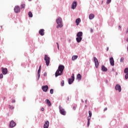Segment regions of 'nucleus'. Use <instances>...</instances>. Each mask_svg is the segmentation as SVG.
Returning a JSON list of instances; mask_svg holds the SVG:
<instances>
[{"instance_id":"1","label":"nucleus","mask_w":128,"mask_h":128,"mask_svg":"<svg viewBox=\"0 0 128 128\" xmlns=\"http://www.w3.org/2000/svg\"><path fill=\"white\" fill-rule=\"evenodd\" d=\"M64 70V66L60 64L58 66V69L56 70L55 73L56 78H58V76H62Z\"/></svg>"},{"instance_id":"31","label":"nucleus","mask_w":128,"mask_h":128,"mask_svg":"<svg viewBox=\"0 0 128 128\" xmlns=\"http://www.w3.org/2000/svg\"><path fill=\"white\" fill-rule=\"evenodd\" d=\"M88 114H89V118H92V112L90 110L88 111Z\"/></svg>"},{"instance_id":"12","label":"nucleus","mask_w":128,"mask_h":128,"mask_svg":"<svg viewBox=\"0 0 128 128\" xmlns=\"http://www.w3.org/2000/svg\"><path fill=\"white\" fill-rule=\"evenodd\" d=\"M110 64H111L112 66H114V58L110 57Z\"/></svg>"},{"instance_id":"15","label":"nucleus","mask_w":128,"mask_h":128,"mask_svg":"<svg viewBox=\"0 0 128 128\" xmlns=\"http://www.w3.org/2000/svg\"><path fill=\"white\" fill-rule=\"evenodd\" d=\"M39 34L40 36H44V29H40L39 30Z\"/></svg>"},{"instance_id":"9","label":"nucleus","mask_w":128,"mask_h":128,"mask_svg":"<svg viewBox=\"0 0 128 128\" xmlns=\"http://www.w3.org/2000/svg\"><path fill=\"white\" fill-rule=\"evenodd\" d=\"M14 12L18 14V12H20V8L19 6H16L14 8Z\"/></svg>"},{"instance_id":"26","label":"nucleus","mask_w":128,"mask_h":128,"mask_svg":"<svg viewBox=\"0 0 128 128\" xmlns=\"http://www.w3.org/2000/svg\"><path fill=\"white\" fill-rule=\"evenodd\" d=\"M42 68V66H40L38 70V74H40V70Z\"/></svg>"},{"instance_id":"48","label":"nucleus","mask_w":128,"mask_h":128,"mask_svg":"<svg viewBox=\"0 0 128 128\" xmlns=\"http://www.w3.org/2000/svg\"><path fill=\"white\" fill-rule=\"evenodd\" d=\"M82 102H84L82 100Z\"/></svg>"},{"instance_id":"4","label":"nucleus","mask_w":128,"mask_h":128,"mask_svg":"<svg viewBox=\"0 0 128 128\" xmlns=\"http://www.w3.org/2000/svg\"><path fill=\"white\" fill-rule=\"evenodd\" d=\"M50 58L48 56V55H45L44 58V60L46 61V64L47 66H50Z\"/></svg>"},{"instance_id":"3","label":"nucleus","mask_w":128,"mask_h":128,"mask_svg":"<svg viewBox=\"0 0 128 128\" xmlns=\"http://www.w3.org/2000/svg\"><path fill=\"white\" fill-rule=\"evenodd\" d=\"M59 108V112L62 116H66V112L64 110V108H63L60 105L59 106H58Z\"/></svg>"},{"instance_id":"52","label":"nucleus","mask_w":128,"mask_h":128,"mask_svg":"<svg viewBox=\"0 0 128 128\" xmlns=\"http://www.w3.org/2000/svg\"><path fill=\"white\" fill-rule=\"evenodd\" d=\"M30 2L32 1V0H28Z\"/></svg>"},{"instance_id":"38","label":"nucleus","mask_w":128,"mask_h":128,"mask_svg":"<svg viewBox=\"0 0 128 128\" xmlns=\"http://www.w3.org/2000/svg\"><path fill=\"white\" fill-rule=\"evenodd\" d=\"M4 78V74H0V78Z\"/></svg>"},{"instance_id":"40","label":"nucleus","mask_w":128,"mask_h":128,"mask_svg":"<svg viewBox=\"0 0 128 128\" xmlns=\"http://www.w3.org/2000/svg\"><path fill=\"white\" fill-rule=\"evenodd\" d=\"M76 106H74L73 108H72V110H76Z\"/></svg>"},{"instance_id":"16","label":"nucleus","mask_w":128,"mask_h":128,"mask_svg":"<svg viewBox=\"0 0 128 128\" xmlns=\"http://www.w3.org/2000/svg\"><path fill=\"white\" fill-rule=\"evenodd\" d=\"M46 102L48 106H52V102L48 99L46 100Z\"/></svg>"},{"instance_id":"44","label":"nucleus","mask_w":128,"mask_h":128,"mask_svg":"<svg viewBox=\"0 0 128 128\" xmlns=\"http://www.w3.org/2000/svg\"><path fill=\"white\" fill-rule=\"evenodd\" d=\"M12 103L16 102V100H12Z\"/></svg>"},{"instance_id":"25","label":"nucleus","mask_w":128,"mask_h":128,"mask_svg":"<svg viewBox=\"0 0 128 128\" xmlns=\"http://www.w3.org/2000/svg\"><path fill=\"white\" fill-rule=\"evenodd\" d=\"M77 79L80 80H82V75L80 74H79L77 75Z\"/></svg>"},{"instance_id":"27","label":"nucleus","mask_w":128,"mask_h":128,"mask_svg":"<svg viewBox=\"0 0 128 128\" xmlns=\"http://www.w3.org/2000/svg\"><path fill=\"white\" fill-rule=\"evenodd\" d=\"M26 8V4H22L20 6V8L21 10H22V8Z\"/></svg>"},{"instance_id":"10","label":"nucleus","mask_w":128,"mask_h":128,"mask_svg":"<svg viewBox=\"0 0 128 128\" xmlns=\"http://www.w3.org/2000/svg\"><path fill=\"white\" fill-rule=\"evenodd\" d=\"M76 6H78V2H76V1H74L72 4V10H74V8H76Z\"/></svg>"},{"instance_id":"51","label":"nucleus","mask_w":128,"mask_h":128,"mask_svg":"<svg viewBox=\"0 0 128 128\" xmlns=\"http://www.w3.org/2000/svg\"><path fill=\"white\" fill-rule=\"evenodd\" d=\"M119 28H120V26H119Z\"/></svg>"},{"instance_id":"45","label":"nucleus","mask_w":128,"mask_h":128,"mask_svg":"<svg viewBox=\"0 0 128 128\" xmlns=\"http://www.w3.org/2000/svg\"><path fill=\"white\" fill-rule=\"evenodd\" d=\"M106 51H107V52L108 51V47H107V48H106Z\"/></svg>"},{"instance_id":"6","label":"nucleus","mask_w":128,"mask_h":128,"mask_svg":"<svg viewBox=\"0 0 128 128\" xmlns=\"http://www.w3.org/2000/svg\"><path fill=\"white\" fill-rule=\"evenodd\" d=\"M94 62L95 66H96V68H98V66L100 64L98 63V58H96L94 57Z\"/></svg>"},{"instance_id":"43","label":"nucleus","mask_w":128,"mask_h":128,"mask_svg":"<svg viewBox=\"0 0 128 128\" xmlns=\"http://www.w3.org/2000/svg\"><path fill=\"white\" fill-rule=\"evenodd\" d=\"M41 110H42V112H44V108H41Z\"/></svg>"},{"instance_id":"42","label":"nucleus","mask_w":128,"mask_h":128,"mask_svg":"<svg viewBox=\"0 0 128 128\" xmlns=\"http://www.w3.org/2000/svg\"><path fill=\"white\" fill-rule=\"evenodd\" d=\"M46 76V72H44V76Z\"/></svg>"},{"instance_id":"2","label":"nucleus","mask_w":128,"mask_h":128,"mask_svg":"<svg viewBox=\"0 0 128 128\" xmlns=\"http://www.w3.org/2000/svg\"><path fill=\"white\" fill-rule=\"evenodd\" d=\"M56 22L58 24L56 28H61L64 26V25H62V19L60 17H58V18L56 19Z\"/></svg>"},{"instance_id":"30","label":"nucleus","mask_w":128,"mask_h":128,"mask_svg":"<svg viewBox=\"0 0 128 128\" xmlns=\"http://www.w3.org/2000/svg\"><path fill=\"white\" fill-rule=\"evenodd\" d=\"M124 57H122L120 60V62H124Z\"/></svg>"},{"instance_id":"19","label":"nucleus","mask_w":128,"mask_h":128,"mask_svg":"<svg viewBox=\"0 0 128 128\" xmlns=\"http://www.w3.org/2000/svg\"><path fill=\"white\" fill-rule=\"evenodd\" d=\"M82 37H77L76 38V41L80 43V42H82Z\"/></svg>"},{"instance_id":"29","label":"nucleus","mask_w":128,"mask_h":128,"mask_svg":"<svg viewBox=\"0 0 128 128\" xmlns=\"http://www.w3.org/2000/svg\"><path fill=\"white\" fill-rule=\"evenodd\" d=\"M67 104H70V97L67 98V100H66Z\"/></svg>"},{"instance_id":"41","label":"nucleus","mask_w":128,"mask_h":128,"mask_svg":"<svg viewBox=\"0 0 128 128\" xmlns=\"http://www.w3.org/2000/svg\"><path fill=\"white\" fill-rule=\"evenodd\" d=\"M104 112H106V110H108V108H105L104 109Z\"/></svg>"},{"instance_id":"49","label":"nucleus","mask_w":128,"mask_h":128,"mask_svg":"<svg viewBox=\"0 0 128 128\" xmlns=\"http://www.w3.org/2000/svg\"><path fill=\"white\" fill-rule=\"evenodd\" d=\"M88 102V100H85V102Z\"/></svg>"},{"instance_id":"22","label":"nucleus","mask_w":128,"mask_h":128,"mask_svg":"<svg viewBox=\"0 0 128 128\" xmlns=\"http://www.w3.org/2000/svg\"><path fill=\"white\" fill-rule=\"evenodd\" d=\"M78 55L73 56H72V60H78Z\"/></svg>"},{"instance_id":"21","label":"nucleus","mask_w":128,"mask_h":128,"mask_svg":"<svg viewBox=\"0 0 128 128\" xmlns=\"http://www.w3.org/2000/svg\"><path fill=\"white\" fill-rule=\"evenodd\" d=\"M76 26H78L80 24V18H78L76 20Z\"/></svg>"},{"instance_id":"32","label":"nucleus","mask_w":128,"mask_h":128,"mask_svg":"<svg viewBox=\"0 0 128 128\" xmlns=\"http://www.w3.org/2000/svg\"><path fill=\"white\" fill-rule=\"evenodd\" d=\"M61 86H64V80H62Z\"/></svg>"},{"instance_id":"13","label":"nucleus","mask_w":128,"mask_h":128,"mask_svg":"<svg viewBox=\"0 0 128 128\" xmlns=\"http://www.w3.org/2000/svg\"><path fill=\"white\" fill-rule=\"evenodd\" d=\"M2 74L6 75L8 74V68H2Z\"/></svg>"},{"instance_id":"23","label":"nucleus","mask_w":128,"mask_h":128,"mask_svg":"<svg viewBox=\"0 0 128 128\" xmlns=\"http://www.w3.org/2000/svg\"><path fill=\"white\" fill-rule=\"evenodd\" d=\"M90 118H90V116L88 117V124H87V126H90Z\"/></svg>"},{"instance_id":"36","label":"nucleus","mask_w":128,"mask_h":128,"mask_svg":"<svg viewBox=\"0 0 128 128\" xmlns=\"http://www.w3.org/2000/svg\"><path fill=\"white\" fill-rule=\"evenodd\" d=\"M128 73H126L125 75V79L128 80Z\"/></svg>"},{"instance_id":"18","label":"nucleus","mask_w":128,"mask_h":128,"mask_svg":"<svg viewBox=\"0 0 128 128\" xmlns=\"http://www.w3.org/2000/svg\"><path fill=\"white\" fill-rule=\"evenodd\" d=\"M102 72H108V68H106L104 66L102 65Z\"/></svg>"},{"instance_id":"37","label":"nucleus","mask_w":128,"mask_h":128,"mask_svg":"<svg viewBox=\"0 0 128 128\" xmlns=\"http://www.w3.org/2000/svg\"><path fill=\"white\" fill-rule=\"evenodd\" d=\"M37 75H38L37 80H40V74H37Z\"/></svg>"},{"instance_id":"28","label":"nucleus","mask_w":128,"mask_h":128,"mask_svg":"<svg viewBox=\"0 0 128 128\" xmlns=\"http://www.w3.org/2000/svg\"><path fill=\"white\" fill-rule=\"evenodd\" d=\"M124 73L128 74V68H125V69L124 70Z\"/></svg>"},{"instance_id":"54","label":"nucleus","mask_w":128,"mask_h":128,"mask_svg":"<svg viewBox=\"0 0 128 128\" xmlns=\"http://www.w3.org/2000/svg\"><path fill=\"white\" fill-rule=\"evenodd\" d=\"M85 107L86 108V106H85Z\"/></svg>"},{"instance_id":"50","label":"nucleus","mask_w":128,"mask_h":128,"mask_svg":"<svg viewBox=\"0 0 128 128\" xmlns=\"http://www.w3.org/2000/svg\"><path fill=\"white\" fill-rule=\"evenodd\" d=\"M4 100H6V97H4Z\"/></svg>"},{"instance_id":"46","label":"nucleus","mask_w":128,"mask_h":128,"mask_svg":"<svg viewBox=\"0 0 128 128\" xmlns=\"http://www.w3.org/2000/svg\"><path fill=\"white\" fill-rule=\"evenodd\" d=\"M94 32V30H92V29H91V32Z\"/></svg>"},{"instance_id":"17","label":"nucleus","mask_w":128,"mask_h":128,"mask_svg":"<svg viewBox=\"0 0 128 128\" xmlns=\"http://www.w3.org/2000/svg\"><path fill=\"white\" fill-rule=\"evenodd\" d=\"M76 36L77 38H82V32H78L76 34Z\"/></svg>"},{"instance_id":"35","label":"nucleus","mask_w":128,"mask_h":128,"mask_svg":"<svg viewBox=\"0 0 128 128\" xmlns=\"http://www.w3.org/2000/svg\"><path fill=\"white\" fill-rule=\"evenodd\" d=\"M50 94H54V89H50Z\"/></svg>"},{"instance_id":"33","label":"nucleus","mask_w":128,"mask_h":128,"mask_svg":"<svg viewBox=\"0 0 128 128\" xmlns=\"http://www.w3.org/2000/svg\"><path fill=\"white\" fill-rule=\"evenodd\" d=\"M8 106H9V108L10 110H14V106H12L10 105H9Z\"/></svg>"},{"instance_id":"5","label":"nucleus","mask_w":128,"mask_h":128,"mask_svg":"<svg viewBox=\"0 0 128 128\" xmlns=\"http://www.w3.org/2000/svg\"><path fill=\"white\" fill-rule=\"evenodd\" d=\"M74 82V74H72L71 76V78L68 79V84H72Z\"/></svg>"},{"instance_id":"8","label":"nucleus","mask_w":128,"mask_h":128,"mask_svg":"<svg viewBox=\"0 0 128 128\" xmlns=\"http://www.w3.org/2000/svg\"><path fill=\"white\" fill-rule=\"evenodd\" d=\"M42 88L43 92H46L48 90V85L43 86H42Z\"/></svg>"},{"instance_id":"14","label":"nucleus","mask_w":128,"mask_h":128,"mask_svg":"<svg viewBox=\"0 0 128 128\" xmlns=\"http://www.w3.org/2000/svg\"><path fill=\"white\" fill-rule=\"evenodd\" d=\"M16 124L15 123V122H14V120H12L10 122V126L12 128H14V126H16Z\"/></svg>"},{"instance_id":"20","label":"nucleus","mask_w":128,"mask_h":128,"mask_svg":"<svg viewBox=\"0 0 128 128\" xmlns=\"http://www.w3.org/2000/svg\"><path fill=\"white\" fill-rule=\"evenodd\" d=\"M94 14H90L89 15V20H94Z\"/></svg>"},{"instance_id":"47","label":"nucleus","mask_w":128,"mask_h":128,"mask_svg":"<svg viewBox=\"0 0 128 128\" xmlns=\"http://www.w3.org/2000/svg\"><path fill=\"white\" fill-rule=\"evenodd\" d=\"M125 126H126V128H128V125H126Z\"/></svg>"},{"instance_id":"39","label":"nucleus","mask_w":128,"mask_h":128,"mask_svg":"<svg viewBox=\"0 0 128 128\" xmlns=\"http://www.w3.org/2000/svg\"><path fill=\"white\" fill-rule=\"evenodd\" d=\"M56 44H57L58 50H60V46H58V43L56 42Z\"/></svg>"},{"instance_id":"11","label":"nucleus","mask_w":128,"mask_h":128,"mask_svg":"<svg viewBox=\"0 0 128 128\" xmlns=\"http://www.w3.org/2000/svg\"><path fill=\"white\" fill-rule=\"evenodd\" d=\"M48 126H50V122L48 120L45 121L44 128H48Z\"/></svg>"},{"instance_id":"53","label":"nucleus","mask_w":128,"mask_h":128,"mask_svg":"<svg viewBox=\"0 0 128 128\" xmlns=\"http://www.w3.org/2000/svg\"><path fill=\"white\" fill-rule=\"evenodd\" d=\"M116 74H118V72H116Z\"/></svg>"},{"instance_id":"34","label":"nucleus","mask_w":128,"mask_h":128,"mask_svg":"<svg viewBox=\"0 0 128 128\" xmlns=\"http://www.w3.org/2000/svg\"><path fill=\"white\" fill-rule=\"evenodd\" d=\"M111 2H112V0H107L106 4H110Z\"/></svg>"},{"instance_id":"7","label":"nucleus","mask_w":128,"mask_h":128,"mask_svg":"<svg viewBox=\"0 0 128 128\" xmlns=\"http://www.w3.org/2000/svg\"><path fill=\"white\" fill-rule=\"evenodd\" d=\"M115 90H118L119 92H122V86H120V85L117 84L115 86Z\"/></svg>"},{"instance_id":"24","label":"nucleus","mask_w":128,"mask_h":128,"mask_svg":"<svg viewBox=\"0 0 128 128\" xmlns=\"http://www.w3.org/2000/svg\"><path fill=\"white\" fill-rule=\"evenodd\" d=\"M28 16L29 18H32V12L30 11L28 12Z\"/></svg>"}]
</instances>
